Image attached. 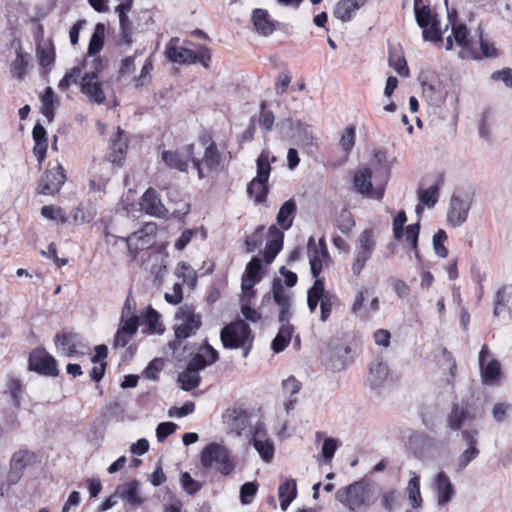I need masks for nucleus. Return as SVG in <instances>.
I'll use <instances>...</instances> for the list:
<instances>
[{
    "instance_id": "obj_41",
    "label": "nucleus",
    "mask_w": 512,
    "mask_h": 512,
    "mask_svg": "<svg viewBox=\"0 0 512 512\" xmlns=\"http://www.w3.org/2000/svg\"><path fill=\"white\" fill-rule=\"evenodd\" d=\"M178 381L181 384V388L184 391H190L192 389L197 388L200 385L201 377L199 373L186 368L183 372H181L178 376Z\"/></svg>"
},
{
    "instance_id": "obj_48",
    "label": "nucleus",
    "mask_w": 512,
    "mask_h": 512,
    "mask_svg": "<svg viewBox=\"0 0 512 512\" xmlns=\"http://www.w3.org/2000/svg\"><path fill=\"white\" fill-rule=\"evenodd\" d=\"M422 91L424 97L431 103V104H439L444 100L443 93L440 89V86H436L431 83H423L422 84Z\"/></svg>"
},
{
    "instance_id": "obj_15",
    "label": "nucleus",
    "mask_w": 512,
    "mask_h": 512,
    "mask_svg": "<svg viewBox=\"0 0 512 512\" xmlns=\"http://www.w3.org/2000/svg\"><path fill=\"white\" fill-rule=\"evenodd\" d=\"M37 461L35 452L29 449H19L14 452L10 460L9 481L16 483L22 477L24 470Z\"/></svg>"
},
{
    "instance_id": "obj_19",
    "label": "nucleus",
    "mask_w": 512,
    "mask_h": 512,
    "mask_svg": "<svg viewBox=\"0 0 512 512\" xmlns=\"http://www.w3.org/2000/svg\"><path fill=\"white\" fill-rule=\"evenodd\" d=\"M284 233L276 225L268 229V240L264 249V261L271 264L283 248Z\"/></svg>"
},
{
    "instance_id": "obj_8",
    "label": "nucleus",
    "mask_w": 512,
    "mask_h": 512,
    "mask_svg": "<svg viewBox=\"0 0 512 512\" xmlns=\"http://www.w3.org/2000/svg\"><path fill=\"white\" fill-rule=\"evenodd\" d=\"M373 173L369 167H361L357 169L353 177L354 190L364 197L372 198L375 200H382L385 194L387 176L384 177L381 183H372Z\"/></svg>"
},
{
    "instance_id": "obj_58",
    "label": "nucleus",
    "mask_w": 512,
    "mask_h": 512,
    "mask_svg": "<svg viewBox=\"0 0 512 512\" xmlns=\"http://www.w3.org/2000/svg\"><path fill=\"white\" fill-rule=\"evenodd\" d=\"M336 226L342 233L349 234L355 226V221L351 212L347 210L341 211L336 220Z\"/></svg>"
},
{
    "instance_id": "obj_35",
    "label": "nucleus",
    "mask_w": 512,
    "mask_h": 512,
    "mask_svg": "<svg viewBox=\"0 0 512 512\" xmlns=\"http://www.w3.org/2000/svg\"><path fill=\"white\" fill-rule=\"evenodd\" d=\"M105 42V26L103 23H97L94 32L91 35L87 54L89 56L97 55L104 47Z\"/></svg>"
},
{
    "instance_id": "obj_38",
    "label": "nucleus",
    "mask_w": 512,
    "mask_h": 512,
    "mask_svg": "<svg viewBox=\"0 0 512 512\" xmlns=\"http://www.w3.org/2000/svg\"><path fill=\"white\" fill-rule=\"evenodd\" d=\"M29 62L28 55L18 51L16 54V58L12 61L10 65V71L13 77L18 80H23L27 73Z\"/></svg>"
},
{
    "instance_id": "obj_18",
    "label": "nucleus",
    "mask_w": 512,
    "mask_h": 512,
    "mask_svg": "<svg viewBox=\"0 0 512 512\" xmlns=\"http://www.w3.org/2000/svg\"><path fill=\"white\" fill-rule=\"evenodd\" d=\"M432 487L436 492L437 503L439 506L447 505L455 495L454 486L444 471H439L435 475Z\"/></svg>"
},
{
    "instance_id": "obj_51",
    "label": "nucleus",
    "mask_w": 512,
    "mask_h": 512,
    "mask_svg": "<svg viewBox=\"0 0 512 512\" xmlns=\"http://www.w3.org/2000/svg\"><path fill=\"white\" fill-rule=\"evenodd\" d=\"M256 165H257V175L255 178L268 181L270 172H271V165L269 162V155L267 152H265V151L261 152V154L257 158Z\"/></svg>"
},
{
    "instance_id": "obj_6",
    "label": "nucleus",
    "mask_w": 512,
    "mask_h": 512,
    "mask_svg": "<svg viewBox=\"0 0 512 512\" xmlns=\"http://www.w3.org/2000/svg\"><path fill=\"white\" fill-rule=\"evenodd\" d=\"M337 499L350 511L371 505V489L364 480L355 481L336 493Z\"/></svg>"
},
{
    "instance_id": "obj_50",
    "label": "nucleus",
    "mask_w": 512,
    "mask_h": 512,
    "mask_svg": "<svg viewBox=\"0 0 512 512\" xmlns=\"http://www.w3.org/2000/svg\"><path fill=\"white\" fill-rule=\"evenodd\" d=\"M414 12L416 22L421 29L429 26L435 19H438L436 14H432L429 5H423L421 8L415 9Z\"/></svg>"
},
{
    "instance_id": "obj_62",
    "label": "nucleus",
    "mask_w": 512,
    "mask_h": 512,
    "mask_svg": "<svg viewBox=\"0 0 512 512\" xmlns=\"http://www.w3.org/2000/svg\"><path fill=\"white\" fill-rule=\"evenodd\" d=\"M81 74V69L78 66L73 67L68 72L65 73L63 78L59 81L58 88L61 91H66L69 89L71 84H76L78 78Z\"/></svg>"
},
{
    "instance_id": "obj_29",
    "label": "nucleus",
    "mask_w": 512,
    "mask_h": 512,
    "mask_svg": "<svg viewBox=\"0 0 512 512\" xmlns=\"http://www.w3.org/2000/svg\"><path fill=\"white\" fill-rule=\"evenodd\" d=\"M252 21L258 33L268 36L275 30V25L265 9L257 8L253 11Z\"/></svg>"
},
{
    "instance_id": "obj_23",
    "label": "nucleus",
    "mask_w": 512,
    "mask_h": 512,
    "mask_svg": "<svg viewBox=\"0 0 512 512\" xmlns=\"http://www.w3.org/2000/svg\"><path fill=\"white\" fill-rule=\"evenodd\" d=\"M54 342L67 357L76 355L79 352L78 347L81 344L80 336L74 332L57 333Z\"/></svg>"
},
{
    "instance_id": "obj_47",
    "label": "nucleus",
    "mask_w": 512,
    "mask_h": 512,
    "mask_svg": "<svg viewBox=\"0 0 512 512\" xmlns=\"http://www.w3.org/2000/svg\"><path fill=\"white\" fill-rule=\"evenodd\" d=\"M253 445L265 462H270L272 460L274 456V446L270 440H261L255 437Z\"/></svg>"
},
{
    "instance_id": "obj_25",
    "label": "nucleus",
    "mask_w": 512,
    "mask_h": 512,
    "mask_svg": "<svg viewBox=\"0 0 512 512\" xmlns=\"http://www.w3.org/2000/svg\"><path fill=\"white\" fill-rule=\"evenodd\" d=\"M444 183V178L439 176L436 183L429 188L419 189L418 190V198L420 204L416 206L417 213L422 210L421 205L427 206L428 208H432L436 205L439 199V190Z\"/></svg>"
},
{
    "instance_id": "obj_46",
    "label": "nucleus",
    "mask_w": 512,
    "mask_h": 512,
    "mask_svg": "<svg viewBox=\"0 0 512 512\" xmlns=\"http://www.w3.org/2000/svg\"><path fill=\"white\" fill-rule=\"evenodd\" d=\"M265 227L258 226L251 235L247 236L244 241L246 252H254L262 245Z\"/></svg>"
},
{
    "instance_id": "obj_45",
    "label": "nucleus",
    "mask_w": 512,
    "mask_h": 512,
    "mask_svg": "<svg viewBox=\"0 0 512 512\" xmlns=\"http://www.w3.org/2000/svg\"><path fill=\"white\" fill-rule=\"evenodd\" d=\"M153 67V61L148 57L141 68L140 74L133 78L134 87L136 89L144 87L151 82V72Z\"/></svg>"
},
{
    "instance_id": "obj_63",
    "label": "nucleus",
    "mask_w": 512,
    "mask_h": 512,
    "mask_svg": "<svg viewBox=\"0 0 512 512\" xmlns=\"http://www.w3.org/2000/svg\"><path fill=\"white\" fill-rule=\"evenodd\" d=\"M407 221V215L404 210H400L393 219V236L396 240H401L404 236V225Z\"/></svg>"
},
{
    "instance_id": "obj_33",
    "label": "nucleus",
    "mask_w": 512,
    "mask_h": 512,
    "mask_svg": "<svg viewBox=\"0 0 512 512\" xmlns=\"http://www.w3.org/2000/svg\"><path fill=\"white\" fill-rule=\"evenodd\" d=\"M301 387V382L294 376H290L282 382L283 392L290 397V399L285 403V409L287 412L294 409V406L297 403V398H293V396L299 393Z\"/></svg>"
},
{
    "instance_id": "obj_22",
    "label": "nucleus",
    "mask_w": 512,
    "mask_h": 512,
    "mask_svg": "<svg viewBox=\"0 0 512 512\" xmlns=\"http://www.w3.org/2000/svg\"><path fill=\"white\" fill-rule=\"evenodd\" d=\"M262 272V261L260 258L254 256L252 259L248 262L245 268V273L242 277V290L245 293H248V291L251 292L253 295L255 293L253 287L257 282H259L262 278L261 275Z\"/></svg>"
},
{
    "instance_id": "obj_34",
    "label": "nucleus",
    "mask_w": 512,
    "mask_h": 512,
    "mask_svg": "<svg viewBox=\"0 0 512 512\" xmlns=\"http://www.w3.org/2000/svg\"><path fill=\"white\" fill-rule=\"evenodd\" d=\"M468 409L460 407L459 404H453L450 413L447 415V424L451 430H460L463 423L468 418Z\"/></svg>"
},
{
    "instance_id": "obj_53",
    "label": "nucleus",
    "mask_w": 512,
    "mask_h": 512,
    "mask_svg": "<svg viewBox=\"0 0 512 512\" xmlns=\"http://www.w3.org/2000/svg\"><path fill=\"white\" fill-rule=\"evenodd\" d=\"M356 129L354 126L347 127L340 137V146L346 155H349L355 145Z\"/></svg>"
},
{
    "instance_id": "obj_5",
    "label": "nucleus",
    "mask_w": 512,
    "mask_h": 512,
    "mask_svg": "<svg viewBox=\"0 0 512 512\" xmlns=\"http://www.w3.org/2000/svg\"><path fill=\"white\" fill-rule=\"evenodd\" d=\"M200 463L204 469L215 468L221 475L227 476L235 468L228 449L218 443H209L200 453Z\"/></svg>"
},
{
    "instance_id": "obj_16",
    "label": "nucleus",
    "mask_w": 512,
    "mask_h": 512,
    "mask_svg": "<svg viewBox=\"0 0 512 512\" xmlns=\"http://www.w3.org/2000/svg\"><path fill=\"white\" fill-rule=\"evenodd\" d=\"M128 147V139L125 132L118 127L109 140L107 160L114 165L122 166L126 159Z\"/></svg>"
},
{
    "instance_id": "obj_39",
    "label": "nucleus",
    "mask_w": 512,
    "mask_h": 512,
    "mask_svg": "<svg viewBox=\"0 0 512 512\" xmlns=\"http://www.w3.org/2000/svg\"><path fill=\"white\" fill-rule=\"evenodd\" d=\"M41 113L52 121L55 114V94L51 87H47L41 96Z\"/></svg>"
},
{
    "instance_id": "obj_31",
    "label": "nucleus",
    "mask_w": 512,
    "mask_h": 512,
    "mask_svg": "<svg viewBox=\"0 0 512 512\" xmlns=\"http://www.w3.org/2000/svg\"><path fill=\"white\" fill-rule=\"evenodd\" d=\"M247 193L257 204L266 202L269 193L268 181L253 178L247 186Z\"/></svg>"
},
{
    "instance_id": "obj_24",
    "label": "nucleus",
    "mask_w": 512,
    "mask_h": 512,
    "mask_svg": "<svg viewBox=\"0 0 512 512\" xmlns=\"http://www.w3.org/2000/svg\"><path fill=\"white\" fill-rule=\"evenodd\" d=\"M32 137L34 140L33 153L36 156L39 165L41 166L46 158L48 149L47 131L42 124L37 123L33 127Z\"/></svg>"
},
{
    "instance_id": "obj_13",
    "label": "nucleus",
    "mask_w": 512,
    "mask_h": 512,
    "mask_svg": "<svg viewBox=\"0 0 512 512\" xmlns=\"http://www.w3.org/2000/svg\"><path fill=\"white\" fill-rule=\"evenodd\" d=\"M479 368L482 382L486 385L495 384L501 376V366L492 356L488 344H483L479 352Z\"/></svg>"
},
{
    "instance_id": "obj_4",
    "label": "nucleus",
    "mask_w": 512,
    "mask_h": 512,
    "mask_svg": "<svg viewBox=\"0 0 512 512\" xmlns=\"http://www.w3.org/2000/svg\"><path fill=\"white\" fill-rule=\"evenodd\" d=\"M339 301L336 294L325 290V280L317 279L307 292V306L311 313L315 312L320 304V320L328 321L333 307Z\"/></svg>"
},
{
    "instance_id": "obj_57",
    "label": "nucleus",
    "mask_w": 512,
    "mask_h": 512,
    "mask_svg": "<svg viewBox=\"0 0 512 512\" xmlns=\"http://www.w3.org/2000/svg\"><path fill=\"white\" fill-rule=\"evenodd\" d=\"M376 246L374 231L372 228L365 229L358 238L356 248L373 252Z\"/></svg>"
},
{
    "instance_id": "obj_32",
    "label": "nucleus",
    "mask_w": 512,
    "mask_h": 512,
    "mask_svg": "<svg viewBox=\"0 0 512 512\" xmlns=\"http://www.w3.org/2000/svg\"><path fill=\"white\" fill-rule=\"evenodd\" d=\"M293 332L294 327L291 324H283L272 341L273 351L276 353L283 351L289 345Z\"/></svg>"
},
{
    "instance_id": "obj_10",
    "label": "nucleus",
    "mask_w": 512,
    "mask_h": 512,
    "mask_svg": "<svg viewBox=\"0 0 512 512\" xmlns=\"http://www.w3.org/2000/svg\"><path fill=\"white\" fill-rule=\"evenodd\" d=\"M28 368L42 376H59L57 360L43 347H37L30 352Z\"/></svg>"
},
{
    "instance_id": "obj_17",
    "label": "nucleus",
    "mask_w": 512,
    "mask_h": 512,
    "mask_svg": "<svg viewBox=\"0 0 512 512\" xmlns=\"http://www.w3.org/2000/svg\"><path fill=\"white\" fill-rule=\"evenodd\" d=\"M141 210L149 215L158 218H166L168 210L161 201L158 191L149 187L140 198Z\"/></svg>"
},
{
    "instance_id": "obj_52",
    "label": "nucleus",
    "mask_w": 512,
    "mask_h": 512,
    "mask_svg": "<svg viewBox=\"0 0 512 512\" xmlns=\"http://www.w3.org/2000/svg\"><path fill=\"white\" fill-rule=\"evenodd\" d=\"M479 449L477 447H468L464 452L458 457L455 471L461 472L463 471L470 462L476 459L479 455Z\"/></svg>"
},
{
    "instance_id": "obj_56",
    "label": "nucleus",
    "mask_w": 512,
    "mask_h": 512,
    "mask_svg": "<svg viewBox=\"0 0 512 512\" xmlns=\"http://www.w3.org/2000/svg\"><path fill=\"white\" fill-rule=\"evenodd\" d=\"M376 246L374 231L372 228L365 229L358 238L356 248L373 252Z\"/></svg>"
},
{
    "instance_id": "obj_7",
    "label": "nucleus",
    "mask_w": 512,
    "mask_h": 512,
    "mask_svg": "<svg viewBox=\"0 0 512 512\" xmlns=\"http://www.w3.org/2000/svg\"><path fill=\"white\" fill-rule=\"evenodd\" d=\"M175 319L179 322L174 328V347L196 334L202 325L201 315L195 312L192 305L184 304L179 307Z\"/></svg>"
},
{
    "instance_id": "obj_21",
    "label": "nucleus",
    "mask_w": 512,
    "mask_h": 512,
    "mask_svg": "<svg viewBox=\"0 0 512 512\" xmlns=\"http://www.w3.org/2000/svg\"><path fill=\"white\" fill-rule=\"evenodd\" d=\"M273 299L280 307L279 322L286 324L289 323L291 317L290 310V297L286 294L282 282L279 278H275L272 284Z\"/></svg>"
},
{
    "instance_id": "obj_44",
    "label": "nucleus",
    "mask_w": 512,
    "mask_h": 512,
    "mask_svg": "<svg viewBox=\"0 0 512 512\" xmlns=\"http://www.w3.org/2000/svg\"><path fill=\"white\" fill-rule=\"evenodd\" d=\"M408 496L413 508H419L422 504V496L420 492V477L414 475L408 482Z\"/></svg>"
},
{
    "instance_id": "obj_40",
    "label": "nucleus",
    "mask_w": 512,
    "mask_h": 512,
    "mask_svg": "<svg viewBox=\"0 0 512 512\" xmlns=\"http://www.w3.org/2000/svg\"><path fill=\"white\" fill-rule=\"evenodd\" d=\"M308 249H309V257H310L311 273L316 278V280L321 279V277H319V275L322 272L323 261L320 258L317 246H315V244H314L313 237H311L308 241ZM322 279H324V278L322 277Z\"/></svg>"
},
{
    "instance_id": "obj_28",
    "label": "nucleus",
    "mask_w": 512,
    "mask_h": 512,
    "mask_svg": "<svg viewBox=\"0 0 512 512\" xmlns=\"http://www.w3.org/2000/svg\"><path fill=\"white\" fill-rule=\"evenodd\" d=\"M278 496L280 500V507L283 511H286L288 506L297 497V484L295 479L288 478L280 483L278 488Z\"/></svg>"
},
{
    "instance_id": "obj_59",
    "label": "nucleus",
    "mask_w": 512,
    "mask_h": 512,
    "mask_svg": "<svg viewBox=\"0 0 512 512\" xmlns=\"http://www.w3.org/2000/svg\"><path fill=\"white\" fill-rule=\"evenodd\" d=\"M447 238V233L443 229H439L433 236V247L439 257L446 258L448 256V249L444 245Z\"/></svg>"
},
{
    "instance_id": "obj_26",
    "label": "nucleus",
    "mask_w": 512,
    "mask_h": 512,
    "mask_svg": "<svg viewBox=\"0 0 512 512\" xmlns=\"http://www.w3.org/2000/svg\"><path fill=\"white\" fill-rule=\"evenodd\" d=\"M297 213V205L294 199H289L283 203L276 216L279 229L288 230L291 228L295 215Z\"/></svg>"
},
{
    "instance_id": "obj_37",
    "label": "nucleus",
    "mask_w": 512,
    "mask_h": 512,
    "mask_svg": "<svg viewBox=\"0 0 512 512\" xmlns=\"http://www.w3.org/2000/svg\"><path fill=\"white\" fill-rule=\"evenodd\" d=\"M143 325L145 326L143 329L145 333L161 334L164 332V327L160 321V314L152 307L148 308L143 319Z\"/></svg>"
},
{
    "instance_id": "obj_42",
    "label": "nucleus",
    "mask_w": 512,
    "mask_h": 512,
    "mask_svg": "<svg viewBox=\"0 0 512 512\" xmlns=\"http://www.w3.org/2000/svg\"><path fill=\"white\" fill-rule=\"evenodd\" d=\"M138 483L134 480L131 481L122 487L117 489V493H119L122 499L127 500L132 505H140L142 503L141 498L138 496Z\"/></svg>"
},
{
    "instance_id": "obj_55",
    "label": "nucleus",
    "mask_w": 512,
    "mask_h": 512,
    "mask_svg": "<svg viewBox=\"0 0 512 512\" xmlns=\"http://www.w3.org/2000/svg\"><path fill=\"white\" fill-rule=\"evenodd\" d=\"M422 36L426 41L440 42L442 41V32L440 29V21L435 19L429 26L422 28Z\"/></svg>"
},
{
    "instance_id": "obj_20",
    "label": "nucleus",
    "mask_w": 512,
    "mask_h": 512,
    "mask_svg": "<svg viewBox=\"0 0 512 512\" xmlns=\"http://www.w3.org/2000/svg\"><path fill=\"white\" fill-rule=\"evenodd\" d=\"M81 92L91 101L101 104L106 96L102 89V84L95 73H85L81 79Z\"/></svg>"
},
{
    "instance_id": "obj_2",
    "label": "nucleus",
    "mask_w": 512,
    "mask_h": 512,
    "mask_svg": "<svg viewBox=\"0 0 512 512\" xmlns=\"http://www.w3.org/2000/svg\"><path fill=\"white\" fill-rule=\"evenodd\" d=\"M165 57L172 63L181 65L200 64L209 69L212 62L211 49L199 45L196 50L189 49L180 44V38L172 37L165 46Z\"/></svg>"
},
{
    "instance_id": "obj_1",
    "label": "nucleus",
    "mask_w": 512,
    "mask_h": 512,
    "mask_svg": "<svg viewBox=\"0 0 512 512\" xmlns=\"http://www.w3.org/2000/svg\"><path fill=\"white\" fill-rule=\"evenodd\" d=\"M198 143L204 149L202 157L195 155V144L184 146L185 157L178 150H164L161 159L170 169L187 172L189 161L197 171L199 179H204L211 173L218 172L222 163V154L209 131H203L198 136Z\"/></svg>"
},
{
    "instance_id": "obj_60",
    "label": "nucleus",
    "mask_w": 512,
    "mask_h": 512,
    "mask_svg": "<svg viewBox=\"0 0 512 512\" xmlns=\"http://www.w3.org/2000/svg\"><path fill=\"white\" fill-rule=\"evenodd\" d=\"M258 491L256 482H246L240 488V501L243 505L252 503Z\"/></svg>"
},
{
    "instance_id": "obj_61",
    "label": "nucleus",
    "mask_w": 512,
    "mask_h": 512,
    "mask_svg": "<svg viewBox=\"0 0 512 512\" xmlns=\"http://www.w3.org/2000/svg\"><path fill=\"white\" fill-rule=\"evenodd\" d=\"M8 391L11 396L13 405L15 407H19L21 404V394L23 391L22 383L17 378H11L9 379L7 383Z\"/></svg>"
},
{
    "instance_id": "obj_9",
    "label": "nucleus",
    "mask_w": 512,
    "mask_h": 512,
    "mask_svg": "<svg viewBox=\"0 0 512 512\" xmlns=\"http://www.w3.org/2000/svg\"><path fill=\"white\" fill-rule=\"evenodd\" d=\"M158 226L154 222H148L141 229L133 232L125 241L128 252L132 260H135L138 254L143 250L152 248L156 242Z\"/></svg>"
},
{
    "instance_id": "obj_64",
    "label": "nucleus",
    "mask_w": 512,
    "mask_h": 512,
    "mask_svg": "<svg viewBox=\"0 0 512 512\" xmlns=\"http://www.w3.org/2000/svg\"><path fill=\"white\" fill-rule=\"evenodd\" d=\"M177 276L189 286H194L197 281L196 272L186 263H181L177 269Z\"/></svg>"
},
{
    "instance_id": "obj_36",
    "label": "nucleus",
    "mask_w": 512,
    "mask_h": 512,
    "mask_svg": "<svg viewBox=\"0 0 512 512\" xmlns=\"http://www.w3.org/2000/svg\"><path fill=\"white\" fill-rule=\"evenodd\" d=\"M388 63L389 66L392 67L399 76L408 77L410 75L407 61L401 51L390 49L388 55Z\"/></svg>"
},
{
    "instance_id": "obj_27",
    "label": "nucleus",
    "mask_w": 512,
    "mask_h": 512,
    "mask_svg": "<svg viewBox=\"0 0 512 512\" xmlns=\"http://www.w3.org/2000/svg\"><path fill=\"white\" fill-rule=\"evenodd\" d=\"M36 56L39 65L48 73L55 62V47L52 40L44 41L36 47Z\"/></svg>"
},
{
    "instance_id": "obj_12",
    "label": "nucleus",
    "mask_w": 512,
    "mask_h": 512,
    "mask_svg": "<svg viewBox=\"0 0 512 512\" xmlns=\"http://www.w3.org/2000/svg\"><path fill=\"white\" fill-rule=\"evenodd\" d=\"M473 202V194H453L447 212V222L452 227L461 226L466 222Z\"/></svg>"
},
{
    "instance_id": "obj_14",
    "label": "nucleus",
    "mask_w": 512,
    "mask_h": 512,
    "mask_svg": "<svg viewBox=\"0 0 512 512\" xmlns=\"http://www.w3.org/2000/svg\"><path fill=\"white\" fill-rule=\"evenodd\" d=\"M449 22L451 24L452 36L458 46L461 47L459 56L463 59H478V53L472 47V39L470 31L464 23L459 22L456 17L451 18L449 14Z\"/></svg>"
},
{
    "instance_id": "obj_11",
    "label": "nucleus",
    "mask_w": 512,
    "mask_h": 512,
    "mask_svg": "<svg viewBox=\"0 0 512 512\" xmlns=\"http://www.w3.org/2000/svg\"><path fill=\"white\" fill-rule=\"evenodd\" d=\"M66 179V172L61 164L48 167L38 180V193L53 196L61 190Z\"/></svg>"
},
{
    "instance_id": "obj_43",
    "label": "nucleus",
    "mask_w": 512,
    "mask_h": 512,
    "mask_svg": "<svg viewBox=\"0 0 512 512\" xmlns=\"http://www.w3.org/2000/svg\"><path fill=\"white\" fill-rule=\"evenodd\" d=\"M420 233V224L414 223L410 224L405 227L404 229V236L405 243L414 251L415 256L419 257V250H418V238Z\"/></svg>"
},
{
    "instance_id": "obj_3",
    "label": "nucleus",
    "mask_w": 512,
    "mask_h": 512,
    "mask_svg": "<svg viewBox=\"0 0 512 512\" xmlns=\"http://www.w3.org/2000/svg\"><path fill=\"white\" fill-rule=\"evenodd\" d=\"M220 340L226 349H243V356L250 353L254 335L250 326L244 320H235L225 325L220 332Z\"/></svg>"
},
{
    "instance_id": "obj_49",
    "label": "nucleus",
    "mask_w": 512,
    "mask_h": 512,
    "mask_svg": "<svg viewBox=\"0 0 512 512\" xmlns=\"http://www.w3.org/2000/svg\"><path fill=\"white\" fill-rule=\"evenodd\" d=\"M41 215L52 221L66 223L68 218L61 207L54 205H45L41 208Z\"/></svg>"
},
{
    "instance_id": "obj_30",
    "label": "nucleus",
    "mask_w": 512,
    "mask_h": 512,
    "mask_svg": "<svg viewBox=\"0 0 512 512\" xmlns=\"http://www.w3.org/2000/svg\"><path fill=\"white\" fill-rule=\"evenodd\" d=\"M367 0H340L335 7L334 16L347 22L351 20L352 13L365 4Z\"/></svg>"
},
{
    "instance_id": "obj_54",
    "label": "nucleus",
    "mask_w": 512,
    "mask_h": 512,
    "mask_svg": "<svg viewBox=\"0 0 512 512\" xmlns=\"http://www.w3.org/2000/svg\"><path fill=\"white\" fill-rule=\"evenodd\" d=\"M180 484L183 490L189 495L198 493L203 487L202 483L194 480L188 472L181 473Z\"/></svg>"
}]
</instances>
